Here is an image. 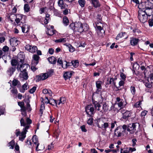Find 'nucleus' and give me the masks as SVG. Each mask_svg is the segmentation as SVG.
Listing matches in <instances>:
<instances>
[{
    "label": "nucleus",
    "mask_w": 153,
    "mask_h": 153,
    "mask_svg": "<svg viewBox=\"0 0 153 153\" xmlns=\"http://www.w3.org/2000/svg\"><path fill=\"white\" fill-rule=\"evenodd\" d=\"M127 128V126L125 125L118 126L114 131V137H119L125 136L126 135V130Z\"/></svg>",
    "instance_id": "nucleus-1"
},
{
    "label": "nucleus",
    "mask_w": 153,
    "mask_h": 153,
    "mask_svg": "<svg viewBox=\"0 0 153 153\" xmlns=\"http://www.w3.org/2000/svg\"><path fill=\"white\" fill-rule=\"evenodd\" d=\"M24 58L23 56L21 54H18L17 56V60L19 62L16 68L17 70L20 71L21 72L26 71L28 65L25 64H22L24 61Z\"/></svg>",
    "instance_id": "nucleus-2"
},
{
    "label": "nucleus",
    "mask_w": 153,
    "mask_h": 153,
    "mask_svg": "<svg viewBox=\"0 0 153 153\" xmlns=\"http://www.w3.org/2000/svg\"><path fill=\"white\" fill-rule=\"evenodd\" d=\"M93 104L95 109L100 112H105L108 110V106L105 102L98 103L95 101L93 102Z\"/></svg>",
    "instance_id": "nucleus-3"
},
{
    "label": "nucleus",
    "mask_w": 153,
    "mask_h": 153,
    "mask_svg": "<svg viewBox=\"0 0 153 153\" xmlns=\"http://www.w3.org/2000/svg\"><path fill=\"white\" fill-rule=\"evenodd\" d=\"M86 25H83L80 22H75L71 23L69 27L71 29L75 31H78L80 33L82 32L85 28H84V26H86Z\"/></svg>",
    "instance_id": "nucleus-4"
},
{
    "label": "nucleus",
    "mask_w": 153,
    "mask_h": 153,
    "mask_svg": "<svg viewBox=\"0 0 153 153\" xmlns=\"http://www.w3.org/2000/svg\"><path fill=\"white\" fill-rule=\"evenodd\" d=\"M97 126L101 128L106 130L110 124L108 119L106 118H102L99 119L97 121Z\"/></svg>",
    "instance_id": "nucleus-5"
},
{
    "label": "nucleus",
    "mask_w": 153,
    "mask_h": 153,
    "mask_svg": "<svg viewBox=\"0 0 153 153\" xmlns=\"http://www.w3.org/2000/svg\"><path fill=\"white\" fill-rule=\"evenodd\" d=\"M26 123L27 125L23 129V131L21 134V136L19 137V139L21 141H23L24 139L25 138L26 135V134L27 131V130L29 129L30 127V125L32 121L28 118H27L26 120Z\"/></svg>",
    "instance_id": "nucleus-6"
},
{
    "label": "nucleus",
    "mask_w": 153,
    "mask_h": 153,
    "mask_svg": "<svg viewBox=\"0 0 153 153\" xmlns=\"http://www.w3.org/2000/svg\"><path fill=\"white\" fill-rule=\"evenodd\" d=\"M138 19L141 22L144 23L147 20L148 16L145 14L144 10H140L138 11Z\"/></svg>",
    "instance_id": "nucleus-7"
},
{
    "label": "nucleus",
    "mask_w": 153,
    "mask_h": 153,
    "mask_svg": "<svg viewBox=\"0 0 153 153\" xmlns=\"http://www.w3.org/2000/svg\"><path fill=\"white\" fill-rule=\"evenodd\" d=\"M94 105L90 104L87 105L85 108V111L89 117H92L94 115Z\"/></svg>",
    "instance_id": "nucleus-8"
},
{
    "label": "nucleus",
    "mask_w": 153,
    "mask_h": 153,
    "mask_svg": "<svg viewBox=\"0 0 153 153\" xmlns=\"http://www.w3.org/2000/svg\"><path fill=\"white\" fill-rule=\"evenodd\" d=\"M25 16L21 14L16 15L15 21L17 25H20V23H23L25 22Z\"/></svg>",
    "instance_id": "nucleus-9"
},
{
    "label": "nucleus",
    "mask_w": 153,
    "mask_h": 153,
    "mask_svg": "<svg viewBox=\"0 0 153 153\" xmlns=\"http://www.w3.org/2000/svg\"><path fill=\"white\" fill-rule=\"evenodd\" d=\"M140 125L139 123H133L131 125H130L129 126V128L127 129V131L129 132L131 134H133L136 130V128H139Z\"/></svg>",
    "instance_id": "nucleus-10"
},
{
    "label": "nucleus",
    "mask_w": 153,
    "mask_h": 153,
    "mask_svg": "<svg viewBox=\"0 0 153 153\" xmlns=\"http://www.w3.org/2000/svg\"><path fill=\"white\" fill-rule=\"evenodd\" d=\"M116 102L117 103L114 105V107L117 105H118L120 108L119 109L123 108L125 105L126 104H123L124 101L123 99H121L120 98L117 97L116 98Z\"/></svg>",
    "instance_id": "nucleus-11"
},
{
    "label": "nucleus",
    "mask_w": 153,
    "mask_h": 153,
    "mask_svg": "<svg viewBox=\"0 0 153 153\" xmlns=\"http://www.w3.org/2000/svg\"><path fill=\"white\" fill-rule=\"evenodd\" d=\"M25 49L32 53H34L37 50V48L36 46H32L29 45H26L25 47Z\"/></svg>",
    "instance_id": "nucleus-12"
},
{
    "label": "nucleus",
    "mask_w": 153,
    "mask_h": 153,
    "mask_svg": "<svg viewBox=\"0 0 153 153\" xmlns=\"http://www.w3.org/2000/svg\"><path fill=\"white\" fill-rule=\"evenodd\" d=\"M57 62L58 64L61 65L62 67L63 68H66L68 66L71 65L70 63H67L66 61H65L64 62V63H65L64 64H65V66H64L63 65L62 61V59L61 58H59L58 59L57 61Z\"/></svg>",
    "instance_id": "nucleus-13"
},
{
    "label": "nucleus",
    "mask_w": 153,
    "mask_h": 153,
    "mask_svg": "<svg viewBox=\"0 0 153 153\" xmlns=\"http://www.w3.org/2000/svg\"><path fill=\"white\" fill-rule=\"evenodd\" d=\"M10 43L12 46H16L19 43V41L16 38L13 37L10 39Z\"/></svg>",
    "instance_id": "nucleus-14"
},
{
    "label": "nucleus",
    "mask_w": 153,
    "mask_h": 153,
    "mask_svg": "<svg viewBox=\"0 0 153 153\" xmlns=\"http://www.w3.org/2000/svg\"><path fill=\"white\" fill-rule=\"evenodd\" d=\"M102 82L100 81H97L96 82V85L97 88L96 92L99 93V92L101 91L102 89Z\"/></svg>",
    "instance_id": "nucleus-15"
},
{
    "label": "nucleus",
    "mask_w": 153,
    "mask_h": 153,
    "mask_svg": "<svg viewBox=\"0 0 153 153\" xmlns=\"http://www.w3.org/2000/svg\"><path fill=\"white\" fill-rule=\"evenodd\" d=\"M48 77V74L46 73L42 74L38 76V79L39 80H44Z\"/></svg>",
    "instance_id": "nucleus-16"
},
{
    "label": "nucleus",
    "mask_w": 153,
    "mask_h": 153,
    "mask_svg": "<svg viewBox=\"0 0 153 153\" xmlns=\"http://www.w3.org/2000/svg\"><path fill=\"white\" fill-rule=\"evenodd\" d=\"M19 76L24 80H27L28 78V74L26 71L21 72L19 74Z\"/></svg>",
    "instance_id": "nucleus-17"
},
{
    "label": "nucleus",
    "mask_w": 153,
    "mask_h": 153,
    "mask_svg": "<svg viewBox=\"0 0 153 153\" xmlns=\"http://www.w3.org/2000/svg\"><path fill=\"white\" fill-rule=\"evenodd\" d=\"M7 18L10 19V21L12 22L13 21V19L16 18V15L14 13H11L9 14H7L6 16Z\"/></svg>",
    "instance_id": "nucleus-18"
},
{
    "label": "nucleus",
    "mask_w": 153,
    "mask_h": 153,
    "mask_svg": "<svg viewBox=\"0 0 153 153\" xmlns=\"http://www.w3.org/2000/svg\"><path fill=\"white\" fill-rule=\"evenodd\" d=\"M18 105L21 107V111L24 112V114H26V108L24 106V103L23 102H18Z\"/></svg>",
    "instance_id": "nucleus-19"
},
{
    "label": "nucleus",
    "mask_w": 153,
    "mask_h": 153,
    "mask_svg": "<svg viewBox=\"0 0 153 153\" xmlns=\"http://www.w3.org/2000/svg\"><path fill=\"white\" fill-rule=\"evenodd\" d=\"M110 84H113L114 86H115L116 83L114 82L113 78L107 79V82L105 83V86L107 87H108V85Z\"/></svg>",
    "instance_id": "nucleus-20"
},
{
    "label": "nucleus",
    "mask_w": 153,
    "mask_h": 153,
    "mask_svg": "<svg viewBox=\"0 0 153 153\" xmlns=\"http://www.w3.org/2000/svg\"><path fill=\"white\" fill-rule=\"evenodd\" d=\"M58 4L59 7L62 9H65L67 6L66 4L64 3L63 0H59Z\"/></svg>",
    "instance_id": "nucleus-21"
},
{
    "label": "nucleus",
    "mask_w": 153,
    "mask_h": 153,
    "mask_svg": "<svg viewBox=\"0 0 153 153\" xmlns=\"http://www.w3.org/2000/svg\"><path fill=\"white\" fill-rule=\"evenodd\" d=\"M33 60L32 61V63H33L34 65H37L39 63V57L36 54L33 55Z\"/></svg>",
    "instance_id": "nucleus-22"
},
{
    "label": "nucleus",
    "mask_w": 153,
    "mask_h": 153,
    "mask_svg": "<svg viewBox=\"0 0 153 153\" xmlns=\"http://www.w3.org/2000/svg\"><path fill=\"white\" fill-rule=\"evenodd\" d=\"M144 11L148 16H150L153 15V7L145 9Z\"/></svg>",
    "instance_id": "nucleus-23"
},
{
    "label": "nucleus",
    "mask_w": 153,
    "mask_h": 153,
    "mask_svg": "<svg viewBox=\"0 0 153 153\" xmlns=\"http://www.w3.org/2000/svg\"><path fill=\"white\" fill-rule=\"evenodd\" d=\"M151 1H153V0H147V1L145 2L146 9L153 7V4L150 2Z\"/></svg>",
    "instance_id": "nucleus-24"
},
{
    "label": "nucleus",
    "mask_w": 153,
    "mask_h": 153,
    "mask_svg": "<svg viewBox=\"0 0 153 153\" xmlns=\"http://www.w3.org/2000/svg\"><path fill=\"white\" fill-rule=\"evenodd\" d=\"M22 32L24 33L27 32L29 30V27L26 24L23 25L22 27Z\"/></svg>",
    "instance_id": "nucleus-25"
},
{
    "label": "nucleus",
    "mask_w": 153,
    "mask_h": 153,
    "mask_svg": "<svg viewBox=\"0 0 153 153\" xmlns=\"http://www.w3.org/2000/svg\"><path fill=\"white\" fill-rule=\"evenodd\" d=\"M16 67L15 66H12L9 68L7 71L8 74L10 76L13 74L16 70Z\"/></svg>",
    "instance_id": "nucleus-26"
},
{
    "label": "nucleus",
    "mask_w": 153,
    "mask_h": 153,
    "mask_svg": "<svg viewBox=\"0 0 153 153\" xmlns=\"http://www.w3.org/2000/svg\"><path fill=\"white\" fill-rule=\"evenodd\" d=\"M131 114L130 111H126L123 113V118L125 119H127L131 116Z\"/></svg>",
    "instance_id": "nucleus-27"
},
{
    "label": "nucleus",
    "mask_w": 153,
    "mask_h": 153,
    "mask_svg": "<svg viewBox=\"0 0 153 153\" xmlns=\"http://www.w3.org/2000/svg\"><path fill=\"white\" fill-rule=\"evenodd\" d=\"M72 73L71 72L67 71L65 72L64 74V77L65 80H66L68 79H69L71 77Z\"/></svg>",
    "instance_id": "nucleus-28"
},
{
    "label": "nucleus",
    "mask_w": 153,
    "mask_h": 153,
    "mask_svg": "<svg viewBox=\"0 0 153 153\" xmlns=\"http://www.w3.org/2000/svg\"><path fill=\"white\" fill-rule=\"evenodd\" d=\"M139 40L136 38H132L130 40V43L132 45L134 46L137 44Z\"/></svg>",
    "instance_id": "nucleus-29"
},
{
    "label": "nucleus",
    "mask_w": 153,
    "mask_h": 153,
    "mask_svg": "<svg viewBox=\"0 0 153 153\" xmlns=\"http://www.w3.org/2000/svg\"><path fill=\"white\" fill-rule=\"evenodd\" d=\"M91 1L95 7L97 8L100 6V4L98 0H91Z\"/></svg>",
    "instance_id": "nucleus-30"
},
{
    "label": "nucleus",
    "mask_w": 153,
    "mask_h": 153,
    "mask_svg": "<svg viewBox=\"0 0 153 153\" xmlns=\"http://www.w3.org/2000/svg\"><path fill=\"white\" fill-rule=\"evenodd\" d=\"M48 60L51 64H55L56 62V59L54 56H51L48 58Z\"/></svg>",
    "instance_id": "nucleus-31"
},
{
    "label": "nucleus",
    "mask_w": 153,
    "mask_h": 153,
    "mask_svg": "<svg viewBox=\"0 0 153 153\" xmlns=\"http://www.w3.org/2000/svg\"><path fill=\"white\" fill-rule=\"evenodd\" d=\"M145 3L143 2L141 3H140L138 5V8L140 10L146 9V6H145Z\"/></svg>",
    "instance_id": "nucleus-32"
},
{
    "label": "nucleus",
    "mask_w": 153,
    "mask_h": 153,
    "mask_svg": "<svg viewBox=\"0 0 153 153\" xmlns=\"http://www.w3.org/2000/svg\"><path fill=\"white\" fill-rule=\"evenodd\" d=\"M42 93L45 94H48L50 96H52V92L51 90L44 89L43 90Z\"/></svg>",
    "instance_id": "nucleus-33"
},
{
    "label": "nucleus",
    "mask_w": 153,
    "mask_h": 153,
    "mask_svg": "<svg viewBox=\"0 0 153 153\" xmlns=\"http://www.w3.org/2000/svg\"><path fill=\"white\" fill-rule=\"evenodd\" d=\"M65 45L68 47L70 52H72L75 51V48L74 47L72 46L71 44H66Z\"/></svg>",
    "instance_id": "nucleus-34"
},
{
    "label": "nucleus",
    "mask_w": 153,
    "mask_h": 153,
    "mask_svg": "<svg viewBox=\"0 0 153 153\" xmlns=\"http://www.w3.org/2000/svg\"><path fill=\"white\" fill-rule=\"evenodd\" d=\"M63 22L64 25L65 26H67L69 23V20L68 18L66 16H64L63 18Z\"/></svg>",
    "instance_id": "nucleus-35"
},
{
    "label": "nucleus",
    "mask_w": 153,
    "mask_h": 153,
    "mask_svg": "<svg viewBox=\"0 0 153 153\" xmlns=\"http://www.w3.org/2000/svg\"><path fill=\"white\" fill-rule=\"evenodd\" d=\"M50 104L53 105L57 106L58 104V101H56V100L51 99L50 100Z\"/></svg>",
    "instance_id": "nucleus-36"
},
{
    "label": "nucleus",
    "mask_w": 153,
    "mask_h": 153,
    "mask_svg": "<svg viewBox=\"0 0 153 153\" xmlns=\"http://www.w3.org/2000/svg\"><path fill=\"white\" fill-rule=\"evenodd\" d=\"M126 34V33L125 32L120 33L117 35L116 37V39L118 40L120 38L124 37V36Z\"/></svg>",
    "instance_id": "nucleus-37"
},
{
    "label": "nucleus",
    "mask_w": 153,
    "mask_h": 153,
    "mask_svg": "<svg viewBox=\"0 0 153 153\" xmlns=\"http://www.w3.org/2000/svg\"><path fill=\"white\" fill-rule=\"evenodd\" d=\"M32 140L33 142L36 145L37 143H39L38 139L36 135H34L33 136Z\"/></svg>",
    "instance_id": "nucleus-38"
},
{
    "label": "nucleus",
    "mask_w": 153,
    "mask_h": 153,
    "mask_svg": "<svg viewBox=\"0 0 153 153\" xmlns=\"http://www.w3.org/2000/svg\"><path fill=\"white\" fill-rule=\"evenodd\" d=\"M66 100L65 98L64 97H61L59 100H58V105H59L60 104H64L65 103Z\"/></svg>",
    "instance_id": "nucleus-39"
},
{
    "label": "nucleus",
    "mask_w": 153,
    "mask_h": 153,
    "mask_svg": "<svg viewBox=\"0 0 153 153\" xmlns=\"http://www.w3.org/2000/svg\"><path fill=\"white\" fill-rule=\"evenodd\" d=\"M19 62L18 60H17L15 59H13L11 61V64L12 66H15L16 67V66L18 63Z\"/></svg>",
    "instance_id": "nucleus-40"
},
{
    "label": "nucleus",
    "mask_w": 153,
    "mask_h": 153,
    "mask_svg": "<svg viewBox=\"0 0 153 153\" xmlns=\"http://www.w3.org/2000/svg\"><path fill=\"white\" fill-rule=\"evenodd\" d=\"M20 84L19 81L18 80L14 79L12 81V85L14 86H16L17 85H19Z\"/></svg>",
    "instance_id": "nucleus-41"
},
{
    "label": "nucleus",
    "mask_w": 153,
    "mask_h": 153,
    "mask_svg": "<svg viewBox=\"0 0 153 153\" xmlns=\"http://www.w3.org/2000/svg\"><path fill=\"white\" fill-rule=\"evenodd\" d=\"M117 4L120 6L122 7L124 4V0H117Z\"/></svg>",
    "instance_id": "nucleus-42"
},
{
    "label": "nucleus",
    "mask_w": 153,
    "mask_h": 153,
    "mask_svg": "<svg viewBox=\"0 0 153 153\" xmlns=\"http://www.w3.org/2000/svg\"><path fill=\"white\" fill-rule=\"evenodd\" d=\"M66 38H63L56 39L55 41L56 42H64L66 41Z\"/></svg>",
    "instance_id": "nucleus-43"
},
{
    "label": "nucleus",
    "mask_w": 153,
    "mask_h": 153,
    "mask_svg": "<svg viewBox=\"0 0 153 153\" xmlns=\"http://www.w3.org/2000/svg\"><path fill=\"white\" fill-rule=\"evenodd\" d=\"M8 146L10 147V149H13L14 145V142L13 140L8 143Z\"/></svg>",
    "instance_id": "nucleus-44"
},
{
    "label": "nucleus",
    "mask_w": 153,
    "mask_h": 153,
    "mask_svg": "<svg viewBox=\"0 0 153 153\" xmlns=\"http://www.w3.org/2000/svg\"><path fill=\"white\" fill-rule=\"evenodd\" d=\"M78 3L82 7H83L85 6V0H79Z\"/></svg>",
    "instance_id": "nucleus-45"
},
{
    "label": "nucleus",
    "mask_w": 153,
    "mask_h": 153,
    "mask_svg": "<svg viewBox=\"0 0 153 153\" xmlns=\"http://www.w3.org/2000/svg\"><path fill=\"white\" fill-rule=\"evenodd\" d=\"M48 4L50 5L49 7V9L50 10H53L54 12L57 11V10L55 9L53 7L54 4H50L49 3Z\"/></svg>",
    "instance_id": "nucleus-46"
},
{
    "label": "nucleus",
    "mask_w": 153,
    "mask_h": 153,
    "mask_svg": "<svg viewBox=\"0 0 153 153\" xmlns=\"http://www.w3.org/2000/svg\"><path fill=\"white\" fill-rule=\"evenodd\" d=\"M22 132H20L19 129H17L16 130L15 134L17 137L19 136V140H21L19 139V137L21 136Z\"/></svg>",
    "instance_id": "nucleus-47"
},
{
    "label": "nucleus",
    "mask_w": 153,
    "mask_h": 153,
    "mask_svg": "<svg viewBox=\"0 0 153 153\" xmlns=\"http://www.w3.org/2000/svg\"><path fill=\"white\" fill-rule=\"evenodd\" d=\"M130 91L132 95H134L136 93V89L135 87L131 86L130 88Z\"/></svg>",
    "instance_id": "nucleus-48"
},
{
    "label": "nucleus",
    "mask_w": 153,
    "mask_h": 153,
    "mask_svg": "<svg viewBox=\"0 0 153 153\" xmlns=\"http://www.w3.org/2000/svg\"><path fill=\"white\" fill-rule=\"evenodd\" d=\"M71 64L73 65L76 68L78 66L79 63L77 61H73L71 62V63H70V64Z\"/></svg>",
    "instance_id": "nucleus-49"
},
{
    "label": "nucleus",
    "mask_w": 153,
    "mask_h": 153,
    "mask_svg": "<svg viewBox=\"0 0 153 153\" xmlns=\"http://www.w3.org/2000/svg\"><path fill=\"white\" fill-rule=\"evenodd\" d=\"M20 123L21 126H23L25 127L27 125V123H25L24 119L22 118L20 120Z\"/></svg>",
    "instance_id": "nucleus-50"
},
{
    "label": "nucleus",
    "mask_w": 153,
    "mask_h": 153,
    "mask_svg": "<svg viewBox=\"0 0 153 153\" xmlns=\"http://www.w3.org/2000/svg\"><path fill=\"white\" fill-rule=\"evenodd\" d=\"M121 153H128L129 152V149L128 148H126L124 149H121Z\"/></svg>",
    "instance_id": "nucleus-51"
},
{
    "label": "nucleus",
    "mask_w": 153,
    "mask_h": 153,
    "mask_svg": "<svg viewBox=\"0 0 153 153\" xmlns=\"http://www.w3.org/2000/svg\"><path fill=\"white\" fill-rule=\"evenodd\" d=\"M47 33L50 36H52L54 34V31L53 30L50 29L47 32Z\"/></svg>",
    "instance_id": "nucleus-52"
},
{
    "label": "nucleus",
    "mask_w": 153,
    "mask_h": 153,
    "mask_svg": "<svg viewBox=\"0 0 153 153\" xmlns=\"http://www.w3.org/2000/svg\"><path fill=\"white\" fill-rule=\"evenodd\" d=\"M26 108V110H27L28 111H30L32 109L30 107V105L29 104V102H27L26 103V107H25Z\"/></svg>",
    "instance_id": "nucleus-53"
},
{
    "label": "nucleus",
    "mask_w": 153,
    "mask_h": 153,
    "mask_svg": "<svg viewBox=\"0 0 153 153\" xmlns=\"http://www.w3.org/2000/svg\"><path fill=\"white\" fill-rule=\"evenodd\" d=\"M47 10V8L46 7L41 8L40 10V13H46L47 12L46 10Z\"/></svg>",
    "instance_id": "nucleus-54"
},
{
    "label": "nucleus",
    "mask_w": 153,
    "mask_h": 153,
    "mask_svg": "<svg viewBox=\"0 0 153 153\" xmlns=\"http://www.w3.org/2000/svg\"><path fill=\"white\" fill-rule=\"evenodd\" d=\"M37 65H34L33 63H31V69L32 71H35L37 69V68L35 67V66Z\"/></svg>",
    "instance_id": "nucleus-55"
},
{
    "label": "nucleus",
    "mask_w": 153,
    "mask_h": 153,
    "mask_svg": "<svg viewBox=\"0 0 153 153\" xmlns=\"http://www.w3.org/2000/svg\"><path fill=\"white\" fill-rule=\"evenodd\" d=\"M29 6L27 4H25L24 5V9L25 11L28 12L29 10Z\"/></svg>",
    "instance_id": "nucleus-56"
},
{
    "label": "nucleus",
    "mask_w": 153,
    "mask_h": 153,
    "mask_svg": "<svg viewBox=\"0 0 153 153\" xmlns=\"http://www.w3.org/2000/svg\"><path fill=\"white\" fill-rule=\"evenodd\" d=\"M36 87L35 86L33 87L32 88L30 89L29 92L30 93L32 94L36 90Z\"/></svg>",
    "instance_id": "nucleus-57"
},
{
    "label": "nucleus",
    "mask_w": 153,
    "mask_h": 153,
    "mask_svg": "<svg viewBox=\"0 0 153 153\" xmlns=\"http://www.w3.org/2000/svg\"><path fill=\"white\" fill-rule=\"evenodd\" d=\"M22 88H23V90H27L28 88L27 83H26L24 84L22 86Z\"/></svg>",
    "instance_id": "nucleus-58"
},
{
    "label": "nucleus",
    "mask_w": 153,
    "mask_h": 153,
    "mask_svg": "<svg viewBox=\"0 0 153 153\" xmlns=\"http://www.w3.org/2000/svg\"><path fill=\"white\" fill-rule=\"evenodd\" d=\"M93 122V119L92 118H90L88 120L87 123L89 125H91Z\"/></svg>",
    "instance_id": "nucleus-59"
},
{
    "label": "nucleus",
    "mask_w": 153,
    "mask_h": 153,
    "mask_svg": "<svg viewBox=\"0 0 153 153\" xmlns=\"http://www.w3.org/2000/svg\"><path fill=\"white\" fill-rule=\"evenodd\" d=\"M116 123L117 122L115 121H114L113 122H111V129L113 128H114L115 125H117Z\"/></svg>",
    "instance_id": "nucleus-60"
},
{
    "label": "nucleus",
    "mask_w": 153,
    "mask_h": 153,
    "mask_svg": "<svg viewBox=\"0 0 153 153\" xmlns=\"http://www.w3.org/2000/svg\"><path fill=\"white\" fill-rule=\"evenodd\" d=\"M80 128L82 131L86 132L87 131V130L85 129V125H83L80 127Z\"/></svg>",
    "instance_id": "nucleus-61"
},
{
    "label": "nucleus",
    "mask_w": 153,
    "mask_h": 153,
    "mask_svg": "<svg viewBox=\"0 0 153 153\" xmlns=\"http://www.w3.org/2000/svg\"><path fill=\"white\" fill-rule=\"evenodd\" d=\"M9 49V48L8 46H5L3 48L2 50L4 52H7L8 51Z\"/></svg>",
    "instance_id": "nucleus-62"
},
{
    "label": "nucleus",
    "mask_w": 153,
    "mask_h": 153,
    "mask_svg": "<svg viewBox=\"0 0 153 153\" xmlns=\"http://www.w3.org/2000/svg\"><path fill=\"white\" fill-rule=\"evenodd\" d=\"M11 92L14 94H16L18 93V91L16 89L14 88L11 90Z\"/></svg>",
    "instance_id": "nucleus-63"
},
{
    "label": "nucleus",
    "mask_w": 153,
    "mask_h": 153,
    "mask_svg": "<svg viewBox=\"0 0 153 153\" xmlns=\"http://www.w3.org/2000/svg\"><path fill=\"white\" fill-rule=\"evenodd\" d=\"M120 76L122 79L124 80L126 78V75L123 73H120Z\"/></svg>",
    "instance_id": "nucleus-64"
}]
</instances>
